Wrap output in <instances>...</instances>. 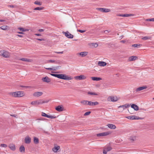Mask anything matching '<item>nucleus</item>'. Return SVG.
I'll use <instances>...</instances> for the list:
<instances>
[{
  "label": "nucleus",
  "instance_id": "nucleus-13",
  "mask_svg": "<svg viewBox=\"0 0 154 154\" xmlns=\"http://www.w3.org/2000/svg\"><path fill=\"white\" fill-rule=\"evenodd\" d=\"M98 104V102L97 101L95 102H92L91 101H89L88 103V105L89 106H95Z\"/></svg>",
  "mask_w": 154,
  "mask_h": 154
},
{
  "label": "nucleus",
  "instance_id": "nucleus-3",
  "mask_svg": "<svg viewBox=\"0 0 154 154\" xmlns=\"http://www.w3.org/2000/svg\"><path fill=\"white\" fill-rule=\"evenodd\" d=\"M0 55L5 58H8L10 56L9 53L8 51L3 50L0 51Z\"/></svg>",
  "mask_w": 154,
  "mask_h": 154
},
{
  "label": "nucleus",
  "instance_id": "nucleus-36",
  "mask_svg": "<svg viewBox=\"0 0 154 154\" xmlns=\"http://www.w3.org/2000/svg\"><path fill=\"white\" fill-rule=\"evenodd\" d=\"M43 8L41 7H37L35 8L34 9L35 10H41L43 9Z\"/></svg>",
  "mask_w": 154,
  "mask_h": 154
},
{
  "label": "nucleus",
  "instance_id": "nucleus-60",
  "mask_svg": "<svg viewBox=\"0 0 154 154\" xmlns=\"http://www.w3.org/2000/svg\"><path fill=\"white\" fill-rule=\"evenodd\" d=\"M20 87L22 88H28L29 87V86H23V85H21Z\"/></svg>",
  "mask_w": 154,
  "mask_h": 154
},
{
  "label": "nucleus",
  "instance_id": "nucleus-29",
  "mask_svg": "<svg viewBox=\"0 0 154 154\" xmlns=\"http://www.w3.org/2000/svg\"><path fill=\"white\" fill-rule=\"evenodd\" d=\"M107 152L110 151L112 149V147L109 146H106L104 148Z\"/></svg>",
  "mask_w": 154,
  "mask_h": 154
},
{
  "label": "nucleus",
  "instance_id": "nucleus-23",
  "mask_svg": "<svg viewBox=\"0 0 154 154\" xmlns=\"http://www.w3.org/2000/svg\"><path fill=\"white\" fill-rule=\"evenodd\" d=\"M88 54V52H82L79 53V55L82 57L85 56Z\"/></svg>",
  "mask_w": 154,
  "mask_h": 154
},
{
  "label": "nucleus",
  "instance_id": "nucleus-30",
  "mask_svg": "<svg viewBox=\"0 0 154 154\" xmlns=\"http://www.w3.org/2000/svg\"><path fill=\"white\" fill-rule=\"evenodd\" d=\"M141 118L137 116H131V119L134 120V119H140Z\"/></svg>",
  "mask_w": 154,
  "mask_h": 154
},
{
  "label": "nucleus",
  "instance_id": "nucleus-31",
  "mask_svg": "<svg viewBox=\"0 0 154 154\" xmlns=\"http://www.w3.org/2000/svg\"><path fill=\"white\" fill-rule=\"evenodd\" d=\"M34 142L35 144H37L39 143L38 139L35 137H34Z\"/></svg>",
  "mask_w": 154,
  "mask_h": 154
},
{
  "label": "nucleus",
  "instance_id": "nucleus-42",
  "mask_svg": "<svg viewBox=\"0 0 154 154\" xmlns=\"http://www.w3.org/2000/svg\"><path fill=\"white\" fill-rule=\"evenodd\" d=\"M97 9L101 12H104V8H97Z\"/></svg>",
  "mask_w": 154,
  "mask_h": 154
},
{
  "label": "nucleus",
  "instance_id": "nucleus-34",
  "mask_svg": "<svg viewBox=\"0 0 154 154\" xmlns=\"http://www.w3.org/2000/svg\"><path fill=\"white\" fill-rule=\"evenodd\" d=\"M18 29L22 32H25L27 31L26 29H25L22 27H19Z\"/></svg>",
  "mask_w": 154,
  "mask_h": 154
},
{
  "label": "nucleus",
  "instance_id": "nucleus-55",
  "mask_svg": "<svg viewBox=\"0 0 154 154\" xmlns=\"http://www.w3.org/2000/svg\"><path fill=\"white\" fill-rule=\"evenodd\" d=\"M42 102H43L42 103H47L48 102V100H46V101H43L42 100Z\"/></svg>",
  "mask_w": 154,
  "mask_h": 154
},
{
  "label": "nucleus",
  "instance_id": "nucleus-27",
  "mask_svg": "<svg viewBox=\"0 0 154 154\" xmlns=\"http://www.w3.org/2000/svg\"><path fill=\"white\" fill-rule=\"evenodd\" d=\"M92 79L94 81H98L101 79V78L97 77H91Z\"/></svg>",
  "mask_w": 154,
  "mask_h": 154
},
{
  "label": "nucleus",
  "instance_id": "nucleus-16",
  "mask_svg": "<svg viewBox=\"0 0 154 154\" xmlns=\"http://www.w3.org/2000/svg\"><path fill=\"white\" fill-rule=\"evenodd\" d=\"M23 61H26L28 62H32V60L31 59H28L26 58H22L19 59Z\"/></svg>",
  "mask_w": 154,
  "mask_h": 154
},
{
  "label": "nucleus",
  "instance_id": "nucleus-10",
  "mask_svg": "<svg viewBox=\"0 0 154 154\" xmlns=\"http://www.w3.org/2000/svg\"><path fill=\"white\" fill-rule=\"evenodd\" d=\"M42 80L43 82L47 83H49L51 82L50 79L47 76L43 78L42 79Z\"/></svg>",
  "mask_w": 154,
  "mask_h": 154
},
{
  "label": "nucleus",
  "instance_id": "nucleus-24",
  "mask_svg": "<svg viewBox=\"0 0 154 154\" xmlns=\"http://www.w3.org/2000/svg\"><path fill=\"white\" fill-rule=\"evenodd\" d=\"M9 28V26L7 25H3L0 27V28L2 30H5Z\"/></svg>",
  "mask_w": 154,
  "mask_h": 154
},
{
  "label": "nucleus",
  "instance_id": "nucleus-43",
  "mask_svg": "<svg viewBox=\"0 0 154 154\" xmlns=\"http://www.w3.org/2000/svg\"><path fill=\"white\" fill-rule=\"evenodd\" d=\"M48 62L51 63H57V62L55 60H49Z\"/></svg>",
  "mask_w": 154,
  "mask_h": 154
},
{
  "label": "nucleus",
  "instance_id": "nucleus-45",
  "mask_svg": "<svg viewBox=\"0 0 154 154\" xmlns=\"http://www.w3.org/2000/svg\"><path fill=\"white\" fill-rule=\"evenodd\" d=\"M56 117L52 116H48V118L51 119H54L56 118Z\"/></svg>",
  "mask_w": 154,
  "mask_h": 154
},
{
  "label": "nucleus",
  "instance_id": "nucleus-58",
  "mask_svg": "<svg viewBox=\"0 0 154 154\" xmlns=\"http://www.w3.org/2000/svg\"><path fill=\"white\" fill-rule=\"evenodd\" d=\"M46 69L48 70H52V68H46Z\"/></svg>",
  "mask_w": 154,
  "mask_h": 154
},
{
  "label": "nucleus",
  "instance_id": "nucleus-54",
  "mask_svg": "<svg viewBox=\"0 0 154 154\" xmlns=\"http://www.w3.org/2000/svg\"><path fill=\"white\" fill-rule=\"evenodd\" d=\"M44 31V29H39L38 30V31L40 32H43Z\"/></svg>",
  "mask_w": 154,
  "mask_h": 154
},
{
  "label": "nucleus",
  "instance_id": "nucleus-8",
  "mask_svg": "<svg viewBox=\"0 0 154 154\" xmlns=\"http://www.w3.org/2000/svg\"><path fill=\"white\" fill-rule=\"evenodd\" d=\"M75 78L77 80H82L85 79L86 78V77L84 75H81L79 76H75Z\"/></svg>",
  "mask_w": 154,
  "mask_h": 154
},
{
  "label": "nucleus",
  "instance_id": "nucleus-21",
  "mask_svg": "<svg viewBox=\"0 0 154 154\" xmlns=\"http://www.w3.org/2000/svg\"><path fill=\"white\" fill-rule=\"evenodd\" d=\"M60 148V147L59 146H54V148H53L52 150L54 152H57V151Z\"/></svg>",
  "mask_w": 154,
  "mask_h": 154
},
{
  "label": "nucleus",
  "instance_id": "nucleus-38",
  "mask_svg": "<svg viewBox=\"0 0 154 154\" xmlns=\"http://www.w3.org/2000/svg\"><path fill=\"white\" fill-rule=\"evenodd\" d=\"M88 94H90L91 95H97L98 94L97 93H96L94 92H88Z\"/></svg>",
  "mask_w": 154,
  "mask_h": 154
},
{
  "label": "nucleus",
  "instance_id": "nucleus-41",
  "mask_svg": "<svg viewBox=\"0 0 154 154\" xmlns=\"http://www.w3.org/2000/svg\"><path fill=\"white\" fill-rule=\"evenodd\" d=\"M0 146L1 147L5 148L7 147V145L5 144H1Z\"/></svg>",
  "mask_w": 154,
  "mask_h": 154
},
{
  "label": "nucleus",
  "instance_id": "nucleus-26",
  "mask_svg": "<svg viewBox=\"0 0 154 154\" xmlns=\"http://www.w3.org/2000/svg\"><path fill=\"white\" fill-rule=\"evenodd\" d=\"M9 147L13 151H14L15 149V146L13 144H10L9 146Z\"/></svg>",
  "mask_w": 154,
  "mask_h": 154
},
{
  "label": "nucleus",
  "instance_id": "nucleus-35",
  "mask_svg": "<svg viewBox=\"0 0 154 154\" xmlns=\"http://www.w3.org/2000/svg\"><path fill=\"white\" fill-rule=\"evenodd\" d=\"M150 37L149 36H146L143 37L142 38V39L144 40H146L148 39H150Z\"/></svg>",
  "mask_w": 154,
  "mask_h": 154
},
{
  "label": "nucleus",
  "instance_id": "nucleus-33",
  "mask_svg": "<svg viewBox=\"0 0 154 154\" xmlns=\"http://www.w3.org/2000/svg\"><path fill=\"white\" fill-rule=\"evenodd\" d=\"M141 45L140 44H134L133 45H132V46L134 47L138 48L140 47Z\"/></svg>",
  "mask_w": 154,
  "mask_h": 154
},
{
  "label": "nucleus",
  "instance_id": "nucleus-59",
  "mask_svg": "<svg viewBox=\"0 0 154 154\" xmlns=\"http://www.w3.org/2000/svg\"><path fill=\"white\" fill-rule=\"evenodd\" d=\"M11 116L14 117H16V116H17L16 115H11Z\"/></svg>",
  "mask_w": 154,
  "mask_h": 154
},
{
  "label": "nucleus",
  "instance_id": "nucleus-22",
  "mask_svg": "<svg viewBox=\"0 0 154 154\" xmlns=\"http://www.w3.org/2000/svg\"><path fill=\"white\" fill-rule=\"evenodd\" d=\"M43 94V93L41 92H37L33 94V95L36 97H39L41 96Z\"/></svg>",
  "mask_w": 154,
  "mask_h": 154
},
{
  "label": "nucleus",
  "instance_id": "nucleus-25",
  "mask_svg": "<svg viewBox=\"0 0 154 154\" xmlns=\"http://www.w3.org/2000/svg\"><path fill=\"white\" fill-rule=\"evenodd\" d=\"M19 151L21 152L24 153L25 151V149L23 146H21L19 148Z\"/></svg>",
  "mask_w": 154,
  "mask_h": 154
},
{
  "label": "nucleus",
  "instance_id": "nucleus-63",
  "mask_svg": "<svg viewBox=\"0 0 154 154\" xmlns=\"http://www.w3.org/2000/svg\"><path fill=\"white\" fill-rule=\"evenodd\" d=\"M127 118L129 119H131V116H128L127 117Z\"/></svg>",
  "mask_w": 154,
  "mask_h": 154
},
{
  "label": "nucleus",
  "instance_id": "nucleus-53",
  "mask_svg": "<svg viewBox=\"0 0 154 154\" xmlns=\"http://www.w3.org/2000/svg\"><path fill=\"white\" fill-rule=\"evenodd\" d=\"M50 75L56 77L57 75V74H50Z\"/></svg>",
  "mask_w": 154,
  "mask_h": 154
},
{
  "label": "nucleus",
  "instance_id": "nucleus-6",
  "mask_svg": "<svg viewBox=\"0 0 154 154\" xmlns=\"http://www.w3.org/2000/svg\"><path fill=\"white\" fill-rule=\"evenodd\" d=\"M107 100L109 101L114 102L118 100V99L116 97L111 96L107 98Z\"/></svg>",
  "mask_w": 154,
  "mask_h": 154
},
{
  "label": "nucleus",
  "instance_id": "nucleus-51",
  "mask_svg": "<svg viewBox=\"0 0 154 154\" xmlns=\"http://www.w3.org/2000/svg\"><path fill=\"white\" fill-rule=\"evenodd\" d=\"M107 152V151L104 149L103 150V154H106Z\"/></svg>",
  "mask_w": 154,
  "mask_h": 154
},
{
  "label": "nucleus",
  "instance_id": "nucleus-17",
  "mask_svg": "<svg viewBox=\"0 0 154 154\" xmlns=\"http://www.w3.org/2000/svg\"><path fill=\"white\" fill-rule=\"evenodd\" d=\"M130 106V105L128 104H126L124 105L120 106L118 107L119 108H122L123 109V110L124 109Z\"/></svg>",
  "mask_w": 154,
  "mask_h": 154
},
{
  "label": "nucleus",
  "instance_id": "nucleus-39",
  "mask_svg": "<svg viewBox=\"0 0 154 154\" xmlns=\"http://www.w3.org/2000/svg\"><path fill=\"white\" fill-rule=\"evenodd\" d=\"M42 116H43L46 117L47 118L48 117V115L46 114L45 113L42 112Z\"/></svg>",
  "mask_w": 154,
  "mask_h": 154
},
{
  "label": "nucleus",
  "instance_id": "nucleus-64",
  "mask_svg": "<svg viewBox=\"0 0 154 154\" xmlns=\"http://www.w3.org/2000/svg\"><path fill=\"white\" fill-rule=\"evenodd\" d=\"M17 36L19 37H23V35H17Z\"/></svg>",
  "mask_w": 154,
  "mask_h": 154
},
{
  "label": "nucleus",
  "instance_id": "nucleus-20",
  "mask_svg": "<svg viewBox=\"0 0 154 154\" xmlns=\"http://www.w3.org/2000/svg\"><path fill=\"white\" fill-rule=\"evenodd\" d=\"M137 58V57L136 56H132L129 57L128 60L130 61L135 60Z\"/></svg>",
  "mask_w": 154,
  "mask_h": 154
},
{
  "label": "nucleus",
  "instance_id": "nucleus-18",
  "mask_svg": "<svg viewBox=\"0 0 154 154\" xmlns=\"http://www.w3.org/2000/svg\"><path fill=\"white\" fill-rule=\"evenodd\" d=\"M98 65L100 66H105L106 65V63L103 61H99L98 63Z\"/></svg>",
  "mask_w": 154,
  "mask_h": 154
},
{
  "label": "nucleus",
  "instance_id": "nucleus-12",
  "mask_svg": "<svg viewBox=\"0 0 154 154\" xmlns=\"http://www.w3.org/2000/svg\"><path fill=\"white\" fill-rule=\"evenodd\" d=\"M25 143L26 144H29L31 142V138L29 136H27L25 138Z\"/></svg>",
  "mask_w": 154,
  "mask_h": 154
},
{
  "label": "nucleus",
  "instance_id": "nucleus-19",
  "mask_svg": "<svg viewBox=\"0 0 154 154\" xmlns=\"http://www.w3.org/2000/svg\"><path fill=\"white\" fill-rule=\"evenodd\" d=\"M147 87L146 86H142L141 87H139L137 88L136 90V91L137 92L140 91L141 90H143V89H146Z\"/></svg>",
  "mask_w": 154,
  "mask_h": 154
},
{
  "label": "nucleus",
  "instance_id": "nucleus-46",
  "mask_svg": "<svg viewBox=\"0 0 154 154\" xmlns=\"http://www.w3.org/2000/svg\"><path fill=\"white\" fill-rule=\"evenodd\" d=\"M130 140L132 141H134L136 139V137H130Z\"/></svg>",
  "mask_w": 154,
  "mask_h": 154
},
{
  "label": "nucleus",
  "instance_id": "nucleus-37",
  "mask_svg": "<svg viewBox=\"0 0 154 154\" xmlns=\"http://www.w3.org/2000/svg\"><path fill=\"white\" fill-rule=\"evenodd\" d=\"M34 3L35 4L38 5H42V3L39 2H38L37 1H35Z\"/></svg>",
  "mask_w": 154,
  "mask_h": 154
},
{
  "label": "nucleus",
  "instance_id": "nucleus-50",
  "mask_svg": "<svg viewBox=\"0 0 154 154\" xmlns=\"http://www.w3.org/2000/svg\"><path fill=\"white\" fill-rule=\"evenodd\" d=\"M8 7H10L11 8H14L16 7L15 5H8Z\"/></svg>",
  "mask_w": 154,
  "mask_h": 154
},
{
  "label": "nucleus",
  "instance_id": "nucleus-32",
  "mask_svg": "<svg viewBox=\"0 0 154 154\" xmlns=\"http://www.w3.org/2000/svg\"><path fill=\"white\" fill-rule=\"evenodd\" d=\"M60 67L59 66H58L56 67H52V70L56 71L57 69H59Z\"/></svg>",
  "mask_w": 154,
  "mask_h": 154
},
{
  "label": "nucleus",
  "instance_id": "nucleus-47",
  "mask_svg": "<svg viewBox=\"0 0 154 154\" xmlns=\"http://www.w3.org/2000/svg\"><path fill=\"white\" fill-rule=\"evenodd\" d=\"M91 112L90 111L86 112L84 114V115L85 116H86L88 115L91 113Z\"/></svg>",
  "mask_w": 154,
  "mask_h": 154
},
{
  "label": "nucleus",
  "instance_id": "nucleus-62",
  "mask_svg": "<svg viewBox=\"0 0 154 154\" xmlns=\"http://www.w3.org/2000/svg\"><path fill=\"white\" fill-rule=\"evenodd\" d=\"M17 33L20 34H23V33L22 32H17Z\"/></svg>",
  "mask_w": 154,
  "mask_h": 154
},
{
  "label": "nucleus",
  "instance_id": "nucleus-1",
  "mask_svg": "<svg viewBox=\"0 0 154 154\" xmlns=\"http://www.w3.org/2000/svg\"><path fill=\"white\" fill-rule=\"evenodd\" d=\"M56 77L64 80H70L72 79L71 77L66 76L64 74H57Z\"/></svg>",
  "mask_w": 154,
  "mask_h": 154
},
{
  "label": "nucleus",
  "instance_id": "nucleus-2",
  "mask_svg": "<svg viewBox=\"0 0 154 154\" xmlns=\"http://www.w3.org/2000/svg\"><path fill=\"white\" fill-rule=\"evenodd\" d=\"M11 94L13 97H20L24 96L23 92L22 91L11 93Z\"/></svg>",
  "mask_w": 154,
  "mask_h": 154
},
{
  "label": "nucleus",
  "instance_id": "nucleus-44",
  "mask_svg": "<svg viewBox=\"0 0 154 154\" xmlns=\"http://www.w3.org/2000/svg\"><path fill=\"white\" fill-rule=\"evenodd\" d=\"M110 11L109 9L104 8V12H108Z\"/></svg>",
  "mask_w": 154,
  "mask_h": 154
},
{
  "label": "nucleus",
  "instance_id": "nucleus-5",
  "mask_svg": "<svg viewBox=\"0 0 154 154\" xmlns=\"http://www.w3.org/2000/svg\"><path fill=\"white\" fill-rule=\"evenodd\" d=\"M62 33L64 34L65 36L67 38H72L73 37V35L70 34L69 32L66 31L65 32L63 31Z\"/></svg>",
  "mask_w": 154,
  "mask_h": 154
},
{
  "label": "nucleus",
  "instance_id": "nucleus-28",
  "mask_svg": "<svg viewBox=\"0 0 154 154\" xmlns=\"http://www.w3.org/2000/svg\"><path fill=\"white\" fill-rule=\"evenodd\" d=\"M88 102H89V101L88 100H82L81 102V103L84 105H88Z\"/></svg>",
  "mask_w": 154,
  "mask_h": 154
},
{
  "label": "nucleus",
  "instance_id": "nucleus-57",
  "mask_svg": "<svg viewBox=\"0 0 154 154\" xmlns=\"http://www.w3.org/2000/svg\"><path fill=\"white\" fill-rule=\"evenodd\" d=\"M37 39L40 41H42L44 40V39H43L37 38Z\"/></svg>",
  "mask_w": 154,
  "mask_h": 154
},
{
  "label": "nucleus",
  "instance_id": "nucleus-49",
  "mask_svg": "<svg viewBox=\"0 0 154 154\" xmlns=\"http://www.w3.org/2000/svg\"><path fill=\"white\" fill-rule=\"evenodd\" d=\"M93 46H94L95 47H97L98 46L97 44L96 43H93L92 44Z\"/></svg>",
  "mask_w": 154,
  "mask_h": 154
},
{
  "label": "nucleus",
  "instance_id": "nucleus-61",
  "mask_svg": "<svg viewBox=\"0 0 154 154\" xmlns=\"http://www.w3.org/2000/svg\"><path fill=\"white\" fill-rule=\"evenodd\" d=\"M35 35H36L37 36H41V34H37V33L35 34Z\"/></svg>",
  "mask_w": 154,
  "mask_h": 154
},
{
  "label": "nucleus",
  "instance_id": "nucleus-15",
  "mask_svg": "<svg viewBox=\"0 0 154 154\" xmlns=\"http://www.w3.org/2000/svg\"><path fill=\"white\" fill-rule=\"evenodd\" d=\"M107 126L109 128L112 129H114L116 128L115 125L111 124H108Z\"/></svg>",
  "mask_w": 154,
  "mask_h": 154
},
{
  "label": "nucleus",
  "instance_id": "nucleus-7",
  "mask_svg": "<svg viewBox=\"0 0 154 154\" xmlns=\"http://www.w3.org/2000/svg\"><path fill=\"white\" fill-rule=\"evenodd\" d=\"M43 102H42V100H36L33 101L31 102V104L32 105H35L37 104L38 105L42 103Z\"/></svg>",
  "mask_w": 154,
  "mask_h": 154
},
{
  "label": "nucleus",
  "instance_id": "nucleus-4",
  "mask_svg": "<svg viewBox=\"0 0 154 154\" xmlns=\"http://www.w3.org/2000/svg\"><path fill=\"white\" fill-rule=\"evenodd\" d=\"M111 133L109 131H107L97 134H96L97 137H102L107 136Z\"/></svg>",
  "mask_w": 154,
  "mask_h": 154
},
{
  "label": "nucleus",
  "instance_id": "nucleus-52",
  "mask_svg": "<svg viewBox=\"0 0 154 154\" xmlns=\"http://www.w3.org/2000/svg\"><path fill=\"white\" fill-rule=\"evenodd\" d=\"M103 32L104 33H105L106 34H107L108 33L110 32V31H109L108 30H106L104 31Z\"/></svg>",
  "mask_w": 154,
  "mask_h": 154
},
{
  "label": "nucleus",
  "instance_id": "nucleus-56",
  "mask_svg": "<svg viewBox=\"0 0 154 154\" xmlns=\"http://www.w3.org/2000/svg\"><path fill=\"white\" fill-rule=\"evenodd\" d=\"M45 119L42 118H40L38 119H37V120H44Z\"/></svg>",
  "mask_w": 154,
  "mask_h": 154
},
{
  "label": "nucleus",
  "instance_id": "nucleus-14",
  "mask_svg": "<svg viewBox=\"0 0 154 154\" xmlns=\"http://www.w3.org/2000/svg\"><path fill=\"white\" fill-rule=\"evenodd\" d=\"M131 107L136 111H137L139 110L138 106L135 104H132L131 106Z\"/></svg>",
  "mask_w": 154,
  "mask_h": 154
},
{
  "label": "nucleus",
  "instance_id": "nucleus-11",
  "mask_svg": "<svg viewBox=\"0 0 154 154\" xmlns=\"http://www.w3.org/2000/svg\"><path fill=\"white\" fill-rule=\"evenodd\" d=\"M55 109L58 112H61L63 110V108L61 106H58L55 108Z\"/></svg>",
  "mask_w": 154,
  "mask_h": 154
},
{
  "label": "nucleus",
  "instance_id": "nucleus-48",
  "mask_svg": "<svg viewBox=\"0 0 154 154\" xmlns=\"http://www.w3.org/2000/svg\"><path fill=\"white\" fill-rule=\"evenodd\" d=\"M77 31L81 33H84L85 32L86 30H82L80 29H77Z\"/></svg>",
  "mask_w": 154,
  "mask_h": 154
},
{
  "label": "nucleus",
  "instance_id": "nucleus-40",
  "mask_svg": "<svg viewBox=\"0 0 154 154\" xmlns=\"http://www.w3.org/2000/svg\"><path fill=\"white\" fill-rule=\"evenodd\" d=\"M145 20L147 21H154V18L146 19Z\"/></svg>",
  "mask_w": 154,
  "mask_h": 154
},
{
  "label": "nucleus",
  "instance_id": "nucleus-9",
  "mask_svg": "<svg viewBox=\"0 0 154 154\" xmlns=\"http://www.w3.org/2000/svg\"><path fill=\"white\" fill-rule=\"evenodd\" d=\"M133 15L132 14H119L117 15V16L119 17H131Z\"/></svg>",
  "mask_w": 154,
  "mask_h": 154
}]
</instances>
